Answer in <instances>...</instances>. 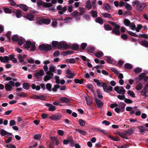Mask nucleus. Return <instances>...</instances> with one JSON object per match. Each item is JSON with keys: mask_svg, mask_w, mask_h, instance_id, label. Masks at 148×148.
Segmentation results:
<instances>
[{"mask_svg": "<svg viewBox=\"0 0 148 148\" xmlns=\"http://www.w3.org/2000/svg\"><path fill=\"white\" fill-rule=\"evenodd\" d=\"M95 101L98 107H101L103 106L104 103L103 102L97 98H95Z\"/></svg>", "mask_w": 148, "mask_h": 148, "instance_id": "nucleus-15", "label": "nucleus"}, {"mask_svg": "<svg viewBox=\"0 0 148 148\" xmlns=\"http://www.w3.org/2000/svg\"><path fill=\"white\" fill-rule=\"evenodd\" d=\"M138 37L140 38H141V37H142V38H145V39L148 38V35L146 34H140L138 36Z\"/></svg>", "mask_w": 148, "mask_h": 148, "instance_id": "nucleus-54", "label": "nucleus"}, {"mask_svg": "<svg viewBox=\"0 0 148 148\" xmlns=\"http://www.w3.org/2000/svg\"><path fill=\"white\" fill-rule=\"evenodd\" d=\"M51 78V76L47 75L44 77V80L45 81L47 82V80H50Z\"/></svg>", "mask_w": 148, "mask_h": 148, "instance_id": "nucleus-52", "label": "nucleus"}, {"mask_svg": "<svg viewBox=\"0 0 148 148\" xmlns=\"http://www.w3.org/2000/svg\"><path fill=\"white\" fill-rule=\"evenodd\" d=\"M142 25L141 24L138 25H137V27L136 29V31L137 32H139L140 30L142 28Z\"/></svg>", "mask_w": 148, "mask_h": 148, "instance_id": "nucleus-61", "label": "nucleus"}, {"mask_svg": "<svg viewBox=\"0 0 148 148\" xmlns=\"http://www.w3.org/2000/svg\"><path fill=\"white\" fill-rule=\"evenodd\" d=\"M9 58L7 56H0V61L2 62L6 63L9 62Z\"/></svg>", "mask_w": 148, "mask_h": 148, "instance_id": "nucleus-13", "label": "nucleus"}, {"mask_svg": "<svg viewBox=\"0 0 148 148\" xmlns=\"http://www.w3.org/2000/svg\"><path fill=\"white\" fill-rule=\"evenodd\" d=\"M129 26L132 30H135L136 29V26L133 23H131Z\"/></svg>", "mask_w": 148, "mask_h": 148, "instance_id": "nucleus-55", "label": "nucleus"}, {"mask_svg": "<svg viewBox=\"0 0 148 148\" xmlns=\"http://www.w3.org/2000/svg\"><path fill=\"white\" fill-rule=\"evenodd\" d=\"M142 71V69L139 67L136 68L134 70V71L136 73H140Z\"/></svg>", "mask_w": 148, "mask_h": 148, "instance_id": "nucleus-50", "label": "nucleus"}, {"mask_svg": "<svg viewBox=\"0 0 148 148\" xmlns=\"http://www.w3.org/2000/svg\"><path fill=\"white\" fill-rule=\"evenodd\" d=\"M79 123L80 125L81 126H84L85 125L86 122L82 119H79Z\"/></svg>", "mask_w": 148, "mask_h": 148, "instance_id": "nucleus-43", "label": "nucleus"}, {"mask_svg": "<svg viewBox=\"0 0 148 148\" xmlns=\"http://www.w3.org/2000/svg\"><path fill=\"white\" fill-rule=\"evenodd\" d=\"M55 78L56 79V83L59 84L60 83V80L59 79V77L58 76H56L55 77Z\"/></svg>", "mask_w": 148, "mask_h": 148, "instance_id": "nucleus-62", "label": "nucleus"}, {"mask_svg": "<svg viewBox=\"0 0 148 148\" xmlns=\"http://www.w3.org/2000/svg\"><path fill=\"white\" fill-rule=\"evenodd\" d=\"M95 21L97 23H98L101 25L102 24L103 22V20L100 17L97 18L95 19Z\"/></svg>", "mask_w": 148, "mask_h": 148, "instance_id": "nucleus-32", "label": "nucleus"}, {"mask_svg": "<svg viewBox=\"0 0 148 148\" xmlns=\"http://www.w3.org/2000/svg\"><path fill=\"white\" fill-rule=\"evenodd\" d=\"M16 16L17 18H20L22 16L21 11L20 10H17L16 13Z\"/></svg>", "mask_w": 148, "mask_h": 148, "instance_id": "nucleus-35", "label": "nucleus"}, {"mask_svg": "<svg viewBox=\"0 0 148 148\" xmlns=\"http://www.w3.org/2000/svg\"><path fill=\"white\" fill-rule=\"evenodd\" d=\"M19 38L17 34L14 35L12 37L11 39L14 42H17Z\"/></svg>", "mask_w": 148, "mask_h": 148, "instance_id": "nucleus-34", "label": "nucleus"}, {"mask_svg": "<svg viewBox=\"0 0 148 148\" xmlns=\"http://www.w3.org/2000/svg\"><path fill=\"white\" fill-rule=\"evenodd\" d=\"M127 5L125 6V8L128 10H131L132 9V8L131 6L127 3Z\"/></svg>", "mask_w": 148, "mask_h": 148, "instance_id": "nucleus-57", "label": "nucleus"}, {"mask_svg": "<svg viewBox=\"0 0 148 148\" xmlns=\"http://www.w3.org/2000/svg\"><path fill=\"white\" fill-rule=\"evenodd\" d=\"M46 106L49 107V111H53L56 110V107L51 104L47 103L46 104Z\"/></svg>", "mask_w": 148, "mask_h": 148, "instance_id": "nucleus-17", "label": "nucleus"}, {"mask_svg": "<svg viewBox=\"0 0 148 148\" xmlns=\"http://www.w3.org/2000/svg\"><path fill=\"white\" fill-rule=\"evenodd\" d=\"M122 95H119L117 96V97L120 100L125 99V96L124 94H122Z\"/></svg>", "mask_w": 148, "mask_h": 148, "instance_id": "nucleus-59", "label": "nucleus"}, {"mask_svg": "<svg viewBox=\"0 0 148 148\" xmlns=\"http://www.w3.org/2000/svg\"><path fill=\"white\" fill-rule=\"evenodd\" d=\"M143 88V84L141 83H139L136 87V89L138 90H141Z\"/></svg>", "mask_w": 148, "mask_h": 148, "instance_id": "nucleus-48", "label": "nucleus"}, {"mask_svg": "<svg viewBox=\"0 0 148 148\" xmlns=\"http://www.w3.org/2000/svg\"><path fill=\"white\" fill-rule=\"evenodd\" d=\"M90 13L92 17L94 18H95L97 16L98 13L95 11L93 10H91Z\"/></svg>", "mask_w": 148, "mask_h": 148, "instance_id": "nucleus-21", "label": "nucleus"}, {"mask_svg": "<svg viewBox=\"0 0 148 148\" xmlns=\"http://www.w3.org/2000/svg\"><path fill=\"white\" fill-rule=\"evenodd\" d=\"M36 20H38L36 22V24L39 25H41L43 24L47 25H49L51 22L50 19L49 18H42L39 19L36 18Z\"/></svg>", "mask_w": 148, "mask_h": 148, "instance_id": "nucleus-2", "label": "nucleus"}, {"mask_svg": "<svg viewBox=\"0 0 148 148\" xmlns=\"http://www.w3.org/2000/svg\"><path fill=\"white\" fill-rule=\"evenodd\" d=\"M72 49L76 50L79 49V45L77 44H73L71 46Z\"/></svg>", "mask_w": 148, "mask_h": 148, "instance_id": "nucleus-38", "label": "nucleus"}, {"mask_svg": "<svg viewBox=\"0 0 148 148\" xmlns=\"http://www.w3.org/2000/svg\"><path fill=\"white\" fill-rule=\"evenodd\" d=\"M62 117V115L60 114L53 115L50 116V119L54 121H57L60 119Z\"/></svg>", "mask_w": 148, "mask_h": 148, "instance_id": "nucleus-10", "label": "nucleus"}, {"mask_svg": "<svg viewBox=\"0 0 148 148\" xmlns=\"http://www.w3.org/2000/svg\"><path fill=\"white\" fill-rule=\"evenodd\" d=\"M87 104L88 105H90L92 103V101L90 99L89 96H87L85 98Z\"/></svg>", "mask_w": 148, "mask_h": 148, "instance_id": "nucleus-30", "label": "nucleus"}, {"mask_svg": "<svg viewBox=\"0 0 148 148\" xmlns=\"http://www.w3.org/2000/svg\"><path fill=\"white\" fill-rule=\"evenodd\" d=\"M67 62L70 63H75V60L73 58H71L67 59Z\"/></svg>", "mask_w": 148, "mask_h": 148, "instance_id": "nucleus-53", "label": "nucleus"}, {"mask_svg": "<svg viewBox=\"0 0 148 148\" xmlns=\"http://www.w3.org/2000/svg\"><path fill=\"white\" fill-rule=\"evenodd\" d=\"M114 90L118 93L120 94H124L126 91L123 86H116L114 87Z\"/></svg>", "mask_w": 148, "mask_h": 148, "instance_id": "nucleus-5", "label": "nucleus"}, {"mask_svg": "<svg viewBox=\"0 0 148 148\" xmlns=\"http://www.w3.org/2000/svg\"><path fill=\"white\" fill-rule=\"evenodd\" d=\"M85 4L86 8L88 9L89 10L91 8L92 5L91 4L90 1V0H88L86 1Z\"/></svg>", "mask_w": 148, "mask_h": 148, "instance_id": "nucleus-23", "label": "nucleus"}, {"mask_svg": "<svg viewBox=\"0 0 148 148\" xmlns=\"http://www.w3.org/2000/svg\"><path fill=\"white\" fill-rule=\"evenodd\" d=\"M52 85L49 83H48L46 84V88L49 91H51V90Z\"/></svg>", "mask_w": 148, "mask_h": 148, "instance_id": "nucleus-46", "label": "nucleus"}, {"mask_svg": "<svg viewBox=\"0 0 148 148\" xmlns=\"http://www.w3.org/2000/svg\"><path fill=\"white\" fill-rule=\"evenodd\" d=\"M146 74L145 73H141L138 77V80L139 81H141L144 79Z\"/></svg>", "mask_w": 148, "mask_h": 148, "instance_id": "nucleus-29", "label": "nucleus"}, {"mask_svg": "<svg viewBox=\"0 0 148 148\" xmlns=\"http://www.w3.org/2000/svg\"><path fill=\"white\" fill-rule=\"evenodd\" d=\"M32 43L30 41H27L24 45L25 48L28 49L31 47V46Z\"/></svg>", "mask_w": 148, "mask_h": 148, "instance_id": "nucleus-19", "label": "nucleus"}, {"mask_svg": "<svg viewBox=\"0 0 148 148\" xmlns=\"http://www.w3.org/2000/svg\"><path fill=\"white\" fill-rule=\"evenodd\" d=\"M125 105L126 104L124 103L120 102L118 103V108H119L121 112H123L124 111Z\"/></svg>", "mask_w": 148, "mask_h": 148, "instance_id": "nucleus-11", "label": "nucleus"}, {"mask_svg": "<svg viewBox=\"0 0 148 148\" xmlns=\"http://www.w3.org/2000/svg\"><path fill=\"white\" fill-rule=\"evenodd\" d=\"M123 23L125 26H129L131 23V22L129 20L125 19L124 20Z\"/></svg>", "mask_w": 148, "mask_h": 148, "instance_id": "nucleus-37", "label": "nucleus"}, {"mask_svg": "<svg viewBox=\"0 0 148 148\" xmlns=\"http://www.w3.org/2000/svg\"><path fill=\"white\" fill-rule=\"evenodd\" d=\"M60 100L63 102V103H67L70 101L69 99L65 97H61L60 98Z\"/></svg>", "mask_w": 148, "mask_h": 148, "instance_id": "nucleus-24", "label": "nucleus"}, {"mask_svg": "<svg viewBox=\"0 0 148 148\" xmlns=\"http://www.w3.org/2000/svg\"><path fill=\"white\" fill-rule=\"evenodd\" d=\"M146 6V4L145 3H139L136 5V9L138 11H142Z\"/></svg>", "mask_w": 148, "mask_h": 148, "instance_id": "nucleus-7", "label": "nucleus"}, {"mask_svg": "<svg viewBox=\"0 0 148 148\" xmlns=\"http://www.w3.org/2000/svg\"><path fill=\"white\" fill-rule=\"evenodd\" d=\"M138 42L142 46L148 48V41L147 40H144L141 41H139Z\"/></svg>", "mask_w": 148, "mask_h": 148, "instance_id": "nucleus-14", "label": "nucleus"}, {"mask_svg": "<svg viewBox=\"0 0 148 148\" xmlns=\"http://www.w3.org/2000/svg\"><path fill=\"white\" fill-rule=\"evenodd\" d=\"M127 94L133 97H135V95L134 92L132 91L129 90L128 91Z\"/></svg>", "mask_w": 148, "mask_h": 148, "instance_id": "nucleus-45", "label": "nucleus"}, {"mask_svg": "<svg viewBox=\"0 0 148 148\" xmlns=\"http://www.w3.org/2000/svg\"><path fill=\"white\" fill-rule=\"evenodd\" d=\"M75 83L76 84H82L84 81L83 79H82L80 80L79 79L77 78H76L73 80Z\"/></svg>", "mask_w": 148, "mask_h": 148, "instance_id": "nucleus-25", "label": "nucleus"}, {"mask_svg": "<svg viewBox=\"0 0 148 148\" xmlns=\"http://www.w3.org/2000/svg\"><path fill=\"white\" fill-rule=\"evenodd\" d=\"M41 137V134H38L35 135L34 136V138L36 140H39Z\"/></svg>", "mask_w": 148, "mask_h": 148, "instance_id": "nucleus-44", "label": "nucleus"}, {"mask_svg": "<svg viewBox=\"0 0 148 148\" xmlns=\"http://www.w3.org/2000/svg\"><path fill=\"white\" fill-rule=\"evenodd\" d=\"M76 130L79 133L81 134L84 136H85L87 133V132L82 130H80L79 129H76Z\"/></svg>", "mask_w": 148, "mask_h": 148, "instance_id": "nucleus-33", "label": "nucleus"}, {"mask_svg": "<svg viewBox=\"0 0 148 148\" xmlns=\"http://www.w3.org/2000/svg\"><path fill=\"white\" fill-rule=\"evenodd\" d=\"M58 42V41H53L52 42V46L53 48L57 47Z\"/></svg>", "mask_w": 148, "mask_h": 148, "instance_id": "nucleus-41", "label": "nucleus"}, {"mask_svg": "<svg viewBox=\"0 0 148 148\" xmlns=\"http://www.w3.org/2000/svg\"><path fill=\"white\" fill-rule=\"evenodd\" d=\"M103 87V89L104 90V91L105 92H106L107 93H108L109 92H108V89H107L108 88V86L107 84H106V83H105V84L104 85Z\"/></svg>", "mask_w": 148, "mask_h": 148, "instance_id": "nucleus-49", "label": "nucleus"}, {"mask_svg": "<svg viewBox=\"0 0 148 148\" xmlns=\"http://www.w3.org/2000/svg\"><path fill=\"white\" fill-rule=\"evenodd\" d=\"M125 67L127 69H131L132 68V66L131 64L129 63H127L125 65Z\"/></svg>", "mask_w": 148, "mask_h": 148, "instance_id": "nucleus-51", "label": "nucleus"}, {"mask_svg": "<svg viewBox=\"0 0 148 148\" xmlns=\"http://www.w3.org/2000/svg\"><path fill=\"white\" fill-rule=\"evenodd\" d=\"M108 22L114 27L112 29V28L109 24H104V28L107 31L112 30V33L117 35H120V29L121 27L120 25L116 24V23L112 22L110 21H108Z\"/></svg>", "mask_w": 148, "mask_h": 148, "instance_id": "nucleus-1", "label": "nucleus"}, {"mask_svg": "<svg viewBox=\"0 0 148 148\" xmlns=\"http://www.w3.org/2000/svg\"><path fill=\"white\" fill-rule=\"evenodd\" d=\"M86 49L90 53H92L95 50V48L93 46H89L87 47Z\"/></svg>", "mask_w": 148, "mask_h": 148, "instance_id": "nucleus-18", "label": "nucleus"}, {"mask_svg": "<svg viewBox=\"0 0 148 148\" xmlns=\"http://www.w3.org/2000/svg\"><path fill=\"white\" fill-rule=\"evenodd\" d=\"M52 49L51 46L49 44H42L39 46V49L42 51H48L51 50Z\"/></svg>", "mask_w": 148, "mask_h": 148, "instance_id": "nucleus-3", "label": "nucleus"}, {"mask_svg": "<svg viewBox=\"0 0 148 148\" xmlns=\"http://www.w3.org/2000/svg\"><path fill=\"white\" fill-rule=\"evenodd\" d=\"M70 46L69 45L67 44L66 43L64 42H58L57 48L58 49H61L64 48L66 49L69 48Z\"/></svg>", "mask_w": 148, "mask_h": 148, "instance_id": "nucleus-4", "label": "nucleus"}, {"mask_svg": "<svg viewBox=\"0 0 148 148\" xmlns=\"http://www.w3.org/2000/svg\"><path fill=\"white\" fill-rule=\"evenodd\" d=\"M127 32L130 35L132 36L136 37H138V36L137 34L132 31L127 30Z\"/></svg>", "mask_w": 148, "mask_h": 148, "instance_id": "nucleus-39", "label": "nucleus"}, {"mask_svg": "<svg viewBox=\"0 0 148 148\" xmlns=\"http://www.w3.org/2000/svg\"><path fill=\"white\" fill-rule=\"evenodd\" d=\"M97 95L98 97L100 99L103 98V96L101 92L100 91H97Z\"/></svg>", "mask_w": 148, "mask_h": 148, "instance_id": "nucleus-42", "label": "nucleus"}, {"mask_svg": "<svg viewBox=\"0 0 148 148\" xmlns=\"http://www.w3.org/2000/svg\"><path fill=\"white\" fill-rule=\"evenodd\" d=\"M37 4L38 7L42 5L45 7H51L52 5L50 3H47L43 2L41 0H38L37 1Z\"/></svg>", "mask_w": 148, "mask_h": 148, "instance_id": "nucleus-6", "label": "nucleus"}, {"mask_svg": "<svg viewBox=\"0 0 148 148\" xmlns=\"http://www.w3.org/2000/svg\"><path fill=\"white\" fill-rule=\"evenodd\" d=\"M60 87V86L58 84L54 85V87L52 89V90L54 92H56L57 89Z\"/></svg>", "mask_w": 148, "mask_h": 148, "instance_id": "nucleus-40", "label": "nucleus"}, {"mask_svg": "<svg viewBox=\"0 0 148 148\" xmlns=\"http://www.w3.org/2000/svg\"><path fill=\"white\" fill-rule=\"evenodd\" d=\"M25 38L21 36L19 37L18 40V44L19 46L22 45L23 43L25 42Z\"/></svg>", "mask_w": 148, "mask_h": 148, "instance_id": "nucleus-16", "label": "nucleus"}, {"mask_svg": "<svg viewBox=\"0 0 148 148\" xmlns=\"http://www.w3.org/2000/svg\"><path fill=\"white\" fill-rule=\"evenodd\" d=\"M124 101L127 104L132 103L133 102V101L131 100L125 98L124 99Z\"/></svg>", "mask_w": 148, "mask_h": 148, "instance_id": "nucleus-58", "label": "nucleus"}, {"mask_svg": "<svg viewBox=\"0 0 148 148\" xmlns=\"http://www.w3.org/2000/svg\"><path fill=\"white\" fill-rule=\"evenodd\" d=\"M32 88L33 89H36L37 90H39L40 88V86L39 85H37L36 86L35 84H33L31 86Z\"/></svg>", "mask_w": 148, "mask_h": 148, "instance_id": "nucleus-27", "label": "nucleus"}, {"mask_svg": "<svg viewBox=\"0 0 148 148\" xmlns=\"http://www.w3.org/2000/svg\"><path fill=\"white\" fill-rule=\"evenodd\" d=\"M44 74V72L43 70L40 69L39 72L36 73L34 74V75L37 79H39L41 78L42 76Z\"/></svg>", "mask_w": 148, "mask_h": 148, "instance_id": "nucleus-9", "label": "nucleus"}, {"mask_svg": "<svg viewBox=\"0 0 148 148\" xmlns=\"http://www.w3.org/2000/svg\"><path fill=\"white\" fill-rule=\"evenodd\" d=\"M111 58H112L110 56H106L105 57L106 61L110 64H112L113 62V60Z\"/></svg>", "mask_w": 148, "mask_h": 148, "instance_id": "nucleus-26", "label": "nucleus"}, {"mask_svg": "<svg viewBox=\"0 0 148 148\" xmlns=\"http://www.w3.org/2000/svg\"><path fill=\"white\" fill-rule=\"evenodd\" d=\"M103 5H104V7L106 9L107 11L109 12H110V10L111 9V8L109 4L107 3H104L103 4Z\"/></svg>", "mask_w": 148, "mask_h": 148, "instance_id": "nucleus-31", "label": "nucleus"}, {"mask_svg": "<svg viewBox=\"0 0 148 148\" xmlns=\"http://www.w3.org/2000/svg\"><path fill=\"white\" fill-rule=\"evenodd\" d=\"M102 15L105 18H112V17L111 16V14L109 13H104L102 14Z\"/></svg>", "mask_w": 148, "mask_h": 148, "instance_id": "nucleus-47", "label": "nucleus"}, {"mask_svg": "<svg viewBox=\"0 0 148 148\" xmlns=\"http://www.w3.org/2000/svg\"><path fill=\"white\" fill-rule=\"evenodd\" d=\"M103 53L101 51H98L95 54V56L98 58H100L103 55Z\"/></svg>", "mask_w": 148, "mask_h": 148, "instance_id": "nucleus-28", "label": "nucleus"}, {"mask_svg": "<svg viewBox=\"0 0 148 148\" xmlns=\"http://www.w3.org/2000/svg\"><path fill=\"white\" fill-rule=\"evenodd\" d=\"M17 7H19L24 12H27L29 10L28 7L26 5L23 4H18Z\"/></svg>", "mask_w": 148, "mask_h": 148, "instance_id": "nucleus-12", "label": "nucleus"}, {"mask_svg": "<svg viewBox=\"0 0 148 148\" xmlns=\"http://www.w3.org/2000/svg\"><path fill=\"white\" fill-rule=\"evenodd\" d=\"M29 84L28 83H24L23 84V87L25 89L28 90L29 88Z\"/></svg>", "mask_w": 148, "mask_h": 148, "instance_id": "nucleus-36", "label": "nucleus"}, {"mask_svg": "<svg viewBox=\"0 0 148 148\" xmlns=\"http://www.w3.org/2000/svg\"><path fill=\"white\" fill-rule=\"evenodd\" d=\"M134 132V130L132 129V128H131L129 129L128 130L125 131V133L126 134L130 135L133 134Z\"/></svg>", "mask_w": 148, "mask_h": 148, "instance_id": "nucleus-20", "label": "nucleus"}, {"mask_svg": "<svg viewBox=\"0 0 148 148\" xmlns=\"http://www.w3.org/2000/svg\"><path fill=\"white\" fill-rule=\"evenodd\" d=\"M23 16L30 21L34 20L35 18L34 15L31 13H28L27 15Z\"/></svg>", "mask_w": 148, "mask_h": 148, "instance_id": "nucleus-8", "label": "nucleus"}, {"mask_svg": "<svg viewBox=\"0 0 148 148\" xmlns=\"http://www.w3.org/2000/svg\"><path fill=\"white\" fill-rule=\"evenodd\" d=\"M78 14V12L77 10L73 11L71 14V15L73 17H75Z\"/></svg>", "mask_w": 148, "mask_h": 148, "instance_id": "nucleus-64", "label": "nucleus"}, {"mask_svg": "<svg viewBox=\"0 0 148 148\" xmlns=\"http://www.w3.org/2000/svg\"><path fill=\"white\" fill-rule=\"evenodd\" d=\"M87 46V44L85 43H83L81 44V47L83 50H84Z\"/></svg>", "mask_w": 148, "mask_h": 148, "instance_id": "nucleus-63", "label": "nucleus"}, {"mask_svg": "<svg viewBox=\"0 0 148 148\" xmlns=\"http://www.w3.org/2000/svg\"><path fill=\"white\" fill-rule=\"evenodd\" d=\"M146 89H145L144 88L143 90L141 92V94L142 95L147 97L146 95L147 92H146Z\"/></svg>", "mask_w": 148, "mask_h": 148, "instance_id": "nucleus-56", "label": "nucleus"}, {"mask_svg": "<svg viewBox=\"0 0 148 148\" xmlns=\"http://www.w3.org/2000/svg\"><path fill=\"white\" fill-rule=\"evenodd\" d=\"M31 48L30 49V50L34 51H35L36 48L35 47V44L34 43H32L31 46Z\"/></svg>", "mask_w": 148, "mask_h": 148, "instance_id": "nucleus-60", "label": "nucleus"}, {"mask_svg": "<svg viewBox=\"0 0 148 148\" xmlns=\"http://www.w3.org/2000/svg\"><path fill=\"white\" fill-rule=\"evenodd\" d=\"M0 133L1 135L2 136L6 135H9V133L6 132L4 129L1 130Z\"/></svg>", "mask_w": 148, "mask_h": 148, "instance_id": "nucleus-22", "label": "nucleus"}]
</instances>
